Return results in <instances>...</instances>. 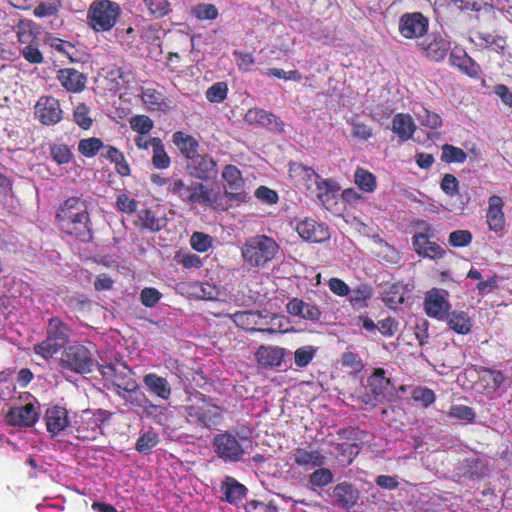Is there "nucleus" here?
<instances>
[{"mask_svg": "<svg viewBox=\"0 0 512 512\" xmlns=\"http://www.w3.org/2000/svg\"><path fill=\"white\" fill-rule=\"evenodd\" d=\"M448 326L458 334H467L471 330V320L464 311H453L445 316Z\"/></svg>", "mask_w": 512, "mask_h": 512, "instance_id": "obj_37", "label": "nucleus"}, {"mask_svg": "<svg viewBox=\"0 0 512 512\" xmlns=\"http://www.w3.org/2000/svg\"><path fill=\"white\" fill-rule=\"evenodd\" d=\"M138 221L140 225L144 228L150 229V230H160L161 228V220L156 218L154 214L148 210H140L138 212Z\"/></svg>", "mask_w": 512, "mask_h": 512, "instance_id": "obj_51", "label": "nucleus"}, {"mask_svg": "<svg viewBox=\"0 0 512 512\" xmlns=\"http://www.w3.org/2000/svg\"><path fill=\"white\" fill-rule=\"evenodd\" d=\"M289 174L297 183L303 184L307 190L312 192L316 190V196L320 200H322L324 192L327 193L333 190V185L329 181L321 179L312 168L300 163H292Z\"/></svg>", "mask_w": 512, "mask_h": 512, "instance_id": "obj_7", "label": "nucleus"}, {"mask_svg": "<svg viewBox=\"0 0 512 512\" xmlns=\"http://www.w3.org/2000/svg\"><path fill=\"white\" fill-rule=\"evenodd\" d=\"M192 14L198 20H214L218 16V9L210 3H200L193 7Z\"/></svg>", "mask_w": 512, "mask_h": 512, "instance_id": "obj_45", "label": "nucleus"}, {"mask_svg": "<svg viewBox=\"0 0 512 512\" xmlns=\"http://www.w3.org/2000/svg\"><path fill=\"white\" fill-rule=\"evenodd\" d=\"M467 158L466 153L458 147H455L453 145L445 144L442 147V156L441 159L444 162L451 163H463Z\"/></svg>", "mask_w": 512, "mask_h": 512, "instance_id": "obj_46", "label": "nucleus"}, {"mask_svg": "<svg viewBox=\"0 0 512 512\" xmlns=\"http://www.w3.org/2000/svg\"><path fill=\"white\" fill-rule=\"evenodd\" d=\"M383 302L391 309H396L404 302V286L395 283L388 285L382 292Z\"/></svg>", "mask_w": 512, "mask_h": 512, "instance_id": "obj_38", "label": "nucleus"}, {"mask_svg": "<svg viewBox=\"0 0 512 512\" xmlns=\"http://www.w3.org/2000/svg\"><path fill=\"white\" fill-rule=\"evenodd\" d=\"M189 174L199 180H211L218 174L217 162L206 153H197L187 163Z\"/></svg>", "mask_w": 512, "mask_h": 512, "instance_id": "obj_11", "label": "nucleus"}, {"mask_svg": "<svg viewBox=\"0 0 512 512\" xmlns=\"http://www.w3.org/2000/svg\"><path fill=\"white\" fill-rule=\"evenodd\" d=\"M224 190L229 195L230 201L239 204L245 202L247 193L244 190V180L241 171L234 165H226L222 171Z\"/></svg>", "mask_w": 512, "mask_h": 512, "instance_id": "obj_9", "label": "nucleus"}, {"mask_svg": "<svg viewBox=\"0 0 512 512\" xmlns=\"http://www.w3.org/2000/svg\"><path fill=\"white\" fill-rule=\"evenodd\" d=\"M184 414L190 424L211 428L220 419L221 408L200 394L192 404L184 407Z\"/></svg>", "mask_w": 512, "mask_h": 512, "instance_id": "obj_3", "label": "nucleus"}, {"mask_svg": "<svg viewBox=\"0 0 512 512\" xmlns=\"http://www.w3.org/2000/svg\"><path fill=\"white\" fill-rule=\"evenodd\" d=\"M286 311L292 316H297L312 322L319 321L322 315L318 306L296 297L288 301Z\"/></svg>", "mask_w": 512, "mask_h": 512, "instance_id": "obj_21", "label": "nucleus"}, {"mask_svg": "<svg viewBox=\"0 0 512 512\" xmlns=\"http://www.w3.org/2000/svg\"><path fill=\"white\" fill-rule=\"evenodd\" d=\"M44 420L47 431L56 436L71 425L68 411L65 407L53 405L46 410Z\"/></svg>", "mask_w": 512, "mask_h": 512, "instance_id": "obj_18", "label": "nucleus"}, {"mask_svg": "<svg viewBox=\"0 0 512 512\" xmlns=\"http://www.w3.org/2000/svg\"><path fill=\"white\" fill-rule=\"evenodd\" d=\"M129 124L130 128L140 135L149 133L154 127L153 120L146 115H136L132 117Z\"/></svg>", "mask_w": 512, "mask_h": 512, "instance_id": "obj_44", "label": "nucleus"}, {"mask_svg": "<svg viewBox=\"0 0 512 512\" xmlns=\"http://www.w3.org/2000/svg\"><path fill=\"white\" fill-rule=\"evenodd\" d=\"M355 184L364 192L372 193L377 187L376 177L363 168H357L354 174Z\"/></svg>", "mask_w": 512, "mask_h": 512, "instance_id": "obj_39", "label": "nucleus"}, {"mask_svg": "<svg viewBox=\"0 0 512 512\" xmlns=\"http://www.w3.org/2000/svg\"><path fill=\"white\" fill-rule=\"evenodd\" d=\"M60 365L78 374H87L92 371L94 360L90 350L84 345L75 344L67 347L61 356Z\"/></svg>", "mask_w": 512, "mask_h": 512, "instance_id": "obj_6", "label": "nucleus"}, {"mask_svg": "<svg viewBox=\"0 0 512 512\" xmlns=\"http://www.w3.org/2000/svg\"><path fill=\"white\" fill-rule=\"evenodd\" d=\"M190 243L196 251L206 252L212 246V237L202 232H194Z\"/></svg>", "mask_w": 512, "mask_h": 512, "instance_id": "obj_53", "label": "nucleus"}, {"mask_svg": "<svg viewBox=\"0 0 512 512\" xmlns=\"http://www.w3.org/2000/svg\"><path fill=\"white\" fill-rule=\"evenodd\" d=\"M415 123L409 114L399 113L392 119V131L401 141H407L413 136Z\"/></svg>", "mask_w": 512, "mask_h": 512, "instance_id": "obj_33", "label": "nucleus"}, {"mask_svg": "<svg viewBox=\"0 0 512 512\" xmlns=\"http://www.w3.org/2000/svg\"><path fill=\"white\" fill-rule=\"evenodd\" d=\"M161 293L152 287H146L141 291L140 300L146 307H154L160 300Z\"/></svg>", "mask_w": 512, "mask_h": 512, "instance_id": "obj_58", "label": "nucleus"}, {"mask_svg": "<svg viewBox=\"0 0 512 512\" xmlns=\"http://www.w3.org/2000/svg\"><path fill=\"white\" fill-rule=\"evenodd\" d=\"M103 147V142L98 138L82 139L79 142L78 150L86 157H93Z\"/></svg>", "mask_w": 512, "mask_h": 512, "instance_id": "obj_48", "label": "nucleus"}, {"mask_svg": "<svg viewBox=\"0 0 512 512\" xmlns=\"http://www.w3.org/2000/svg\"><path fill=\"white\" fill-rule=\"evenodd\" d=\"M245 120L250 124L258 123L275 131H282L284 126L277 116L262 109H250L245 115Z\"/></svg>", "mask_w": 512, "mask_h": 512, "instance_id": "obj_28", "label": "nucleus"}, {"mask_svg": "<svg viewBox=\"0 0 512 512\" xmlns=\"http://www.w3.org/2000/svg\"><path fill=\"white\" fill-rule=\"evenodd\" d=\"M202 183L186 184L184 180L177 175L170 177L168 191L178 197L184 203L189 205L199 204V196L202 189Z\"/></svg>", "mask_w": 512, "mask_h": 512, "instance_id": "obj_15", "label": "nucleus"}, {"mask_svg": "<svg viewBox=\"0 0 512 512\" xmlns=\"http://www.w3.org/2000/svg\"><path fill=\"white\" fill-rule=\"evenodd\" d=\"M472 234L468 230H456L450 233L449 243L453 247H464L471 243Z\"/></svg>", "mask_w": 512, "mask_h": 512, "instance_id": "obj_56", "label": "nucleus"}, {"mask_svg": "<svg viewBox=\"0 0 512 512\" xmlns=\"http://www.w3.org/2000/svg\"><path fill=\"white\" fill-rule=\"evenodd\" d=\"M81 424L78 420L74 421V425L77 427V432L80 434L82 431L91 429L95 430L99 427L98 420L94 417V414L90 410H83L80 415Z\"/></svg>", "mask_w": 512, "mask_h": 512, "instance_id": "obj_50", "label": "nucleus"}, {"mask_svg": "<svg viewBox=\"0 0 512 512\" xmlns=\"http://www.w3.org/2000/svg\"><path fill=\"white\" fill-rule=\"evenodd\" d=\"M35 116L43 125H54L63 118V111L58 99L42 96L35 104Z\"/></svg>", "mask_w": 512, "mask_h": 512, "instance_id": "obj_12", "label": "nucleus"}, {"mask_svg": "<svg viewBox=\"0 0 512 512\" xmlns=\"http://www.w3.org/2000/svg\"><path fill=\"white\" fill-rule=\"evenodd\" d=\"M51 156L58 164H66L71 159V151L64 144H54L51 146Z\"/></svg>", "mask_w": 512, "mask_h": 512, "instance_id": "obj_55", "label": "nucleus"}, {"mask_svg": "<svg viewBox=\"0 0 512 512\" xmlns=\"http://www.w3.org/2000/svg\"><path fill=\"white\" fill-rule=\"evenodd\" d=\"M213 448L217 456L225 462L239 461L244 454V449L238 439L230 433L215 436Z\"/></svg>", "mask_w": 512, "mask_h": 512, "instance_id": "obj_8", "label": "nucleus"}, {"mask_svg": "<svg viewBox=\"0 0 512 512\" xmlns=\"http://www.w3.org/2000/svg\"><path fill=\"white\" fill-rule=\"evenodd\" d=\"M245 512H279L277 507L271 502H262L258 500L248 501L244 506Z\"/></svg>", "mask_w": 512, "mask_h": 512, "instance_id": "obj_60", "label": "nucleus"}, {"mask_svg": "<svg viewBox=\"0 0 512 512\" xmlns=\"http://www.w3.org/2000/svg\"><path fill=\"white\" fill-rule=\"evenodd\" d=\"M154 148L152 155V164L156 169H167L171 164V159L167 154L164 144L160 138L154 139Z\"/></svg>", "mask_w": 512, "mask_h": 512, "instance_id": "obj_40", "label": "nucleus"}, {"mask_svg": "<svg viewBox=\"0 0 512 512\" xmlns=\"http://www.w3.org/2000/svg\"><path fill=\"white\" fill-rule=\"evenodd\" d=\"M60 229L81 241L92 238L91 221L87 201L81 197H70L63 202L57 211Z\"/></svg>", "mask_w": 512, "mask_h": 512, "instance_id": "obj_1", "label": "nucleus"}, {"mask_svg": "<svg viewBox=\"0 0 512 512\" xmlns=\"http://www.w3.org/2000/svg\"><path fill=\"white\" fill-rule=\"evenodd\" d=\"M317 347L312 345L302 346L294 352L295 365L299 368L306 367L314 358Z\"/></svg>", "mask_w": 512, "mask_h": 512, "instance_id": "obj_43", "label": "nucleus"}, {"mask_svg": "<svg viewBox=\"0 0 512 512\" xmlns=\"http://www.w3.org/2000/svg\"><path fill=\"white\" fill-rule=\"evenodd\" d=\"M413 247L418 255L426 258L440 259L445 255V250L436 242L431 241L426 233L414 235Z\"/></svg>", "mask_w": 512, "mask_h": 512, "instance_id": "obj_22", "label": "nucleus"}, {"mask_svg": "<svg viewBox=\"0 0 512 512\" xmlns=\"http://www.w3.org/2000/svg\"><path fill=\"white\" fill-rule=\"evenodd\" d=\"M372 242L374 244L373 252L379 259L391 264L398 263L400 256L394 247L378 235L372 237Z\"/></svg>", "mask_w": 512, "mask_h": 512, "instance_id": "obj_34", "label": "nucleus"}, {"mask_svg": "<svg viewBox=\"0 0 512 512\" xmlns=\"http://www.w3.org/2000/svg\"><path fill=\"white\" fill-rule=\"evenodd\" d=\"M449 293L443 289L433 288L425 295L424 309L429 317L442 320L451 307L448 301Z\"/></svg>", "mask_w": 512, "mask_h": 512, "instance_id": "obj_14", "label": "nucleus"}, {"mask_svg": "<svg viewBox=\"0 0 512 512\" xmlns=\"http://www.w3.org/2000/svg\"><path fill=\"white\" fill-rule=\"evenodd\" d=\"M504 203L501 197L493 195L488 200L487 223L490 230L499 232L505 227Z\"/></svg>", "mask_w": 512, "mask_h": 512, "instance_id": "obj_24", "label": "nucleus"}, {"mask_svg": "<svg viewBox=\"0 0 512 512\" xmlns=\"http://www.w3.org/2000/svg\"><path fill=\"white\" fill-rule=\"evenodd\" d=\"M369 386L377 402H382L393 394L391 382L385 377V371L383 369L379 368L375 370L369 379Z\"/></svg>", "mask_w": 512, "mask_h": 512, "instance_id": "obj_25", "label": "nucleus"}, {"mask_svg": "<svg viewBox=\"0 0 512 512\" xmlns=\"http://www.w3.org/2000/svg\"><path fill=\"white\" fill-rule=\"evenodd\" d=\"M417 119L422 125L431 129H437L442 124V119L438 114L430 112L425 108H422L417 113Z\"/></svg>", "mask_w": 512, "mask_h": 512, "instance_id": "obj_49", "label": "nucleus"}, {"mask_svg": "<svg viewBox=\"0 0 512 512\" xmlns=\"http://www.w3.org/2000/svg\"><path fill=\"white\" fill-rule=\"evenodd\" d=\"M74 121L83 129L90 128L92 119L89 117V108L83 104H78L73 113Z\"/></svg>", "mask_w": 512, "mask_h": 512, "instance_id": "obj_54", "label": "nucleus"}, {"mask_svg": "<svg viewBox=\"0 0 512 512\" xmlns=\"http://www.w3.org/2000/svg\"><path fill=\"white\" fill-rule=\"evenodd\" d=\"M103 377L112 382L113 387L128 386L130 381H135L132 370L121 361L99 366Z\"/></svg>", "mask_w": 512, "mask_h": 512, "instance_id": "obj_17", "label": "nucleus"}, {"mask_svg": "<svg viewBox=\"0 0 512 512\" xmlns=\"http://www.w3.org/2000/svg\"><path fill=\"white\" fill-rule=\"evenodd\" d=\"M285 349L277 346H261L256 352L258 363L264 367H278L282 363Z\"/></svg>", "mask_w": 512, "mask_h": 512, "instance_id": "obj_30", "label": "nucleus"}, {"mask_svg": "<svg viewBox=\"0 0 512 512\" xmlns=\"http://www.w3.org/2000/svg\"><path fill=\"white\" fill-rule=\"evenodd\" d=\"M420 45L426 56L435 61L443 60L450 50V42L442 36H436L429 42L425 40Z\"/></svg>", "mask_w": 512, "mask_h": 512, "instance_id": "obj_31", "label": "nucleus"}, {"mask_svg": "<svg viewBox=\"0 0 512 512\" xmlns=\"http://www.w3.org/2000/svg\"><path fill=\"white\" fill-rule=\"evenodd\" d=\"M505 376L500 371L484 370L479 377L478 387L484 393H492L501 387Z\"/></svg>", "mask_w": 512, "mask_h": 512, "instance_id": "obj_36", "label": "nucleus"}, {"mask_svg": "<svg viewBox=\"0 0 512 512\" xmlns=\"http://www.w3.org/2000/svg\"><path fill=\"white\" fill-rule=\"evenodd\" d=\"M199 203L205 204L215 210L225 211L235 202L230 201L229 195L225 190L224 193H222L219 190L208 189L206 186L202 185Z\"/></svg>", "mask_w": 512, "mask_h": 512, "instance_id": "obj_23", "label": "nucleus"}, {"mask_svg": "<svg viewBox=\"0 0 512 512\" xmlns=\"http://www.w3.org/2000/svg\"><path fill=\"white\" fill-rule=\"evenodd\" d=\"M279 252L278 243L266 235H256L246 240L241 248L244 262L254 268L265 267Z\"/></svg>", "mask_w": 512, "mask_h": 512, "instance_id": "obj_2", "label": "nucleus"}, {"mask_svg": "<svg viewBox=\"0 0 512 512\" xmlns=\"http://www.w3.org/2000/svg\"><path fill=\"white\" fill-rule=\"evenodd\" d=\"M459 182L452 174H445L441 181V189L449 196H454L458 193Z\"/></svg>", "mask_w": 512, "mask_h": 512, "instance_id": "obj_64", "label": "nucleus"}, {"mask_svg": "<svg viewBox=\"0 0 512 512\" xmlns=\"http://www.w3.org/2000/svg\"><path fill=\"white\" fill-rule=\"evenodd\" d=\"M172 141L180 153L185 157L186 163L199 153V142L192 135L182 131H177L173 134Z\"/></svg>", "mask_w": 512, "mask_h": 512, "instance_id": "obj_29", "label": "nucleus"}, {"mask_svg": "<svg viewBox=\"0 0 512 512\" xmlns=\"http://www.w3.org/2000/svg\"><path fill=\"white\" fill-rule=\"evenodd\" d=\"M221 490L224 494L223 499L230 504H237L246 496L248 491L243 484L229 476H227L222 482Z\"/></svg>", "mask_w": 512, "mask_h": 512, "instance_id": "obj_32", "label": "nucleus"}, {"mask_svg": "<svg viewBox=\"0 0 512 512\" xmlns=\"http://www.w3.org/2000/svg\"><path fill=\"white\" fill-rule=\"evenodd\" d=\"M143 383L147 391L162 400H168L172 393L170 383L165 377L156 373H148L143 377Z\"/></svg>", "mask_w": 512, "mask_h": 512, "instance_id": "obj_26", "label": "nucleus"}, {"mask_svg": "<svg viewBox=\"0 0 512 512\" xmlns=\"http://www.w3.org/2000/svg\"><path fill=\"white\" fill-rule=\"evenodd\" d=\"M228 87L227 84L224 82H217L213 84L208 90L206 91V98L210 102H222L226 96H227Z\"/></svg>", "mask_w": 512, "mask_h": 512, "instance_id": "obj_52", "label": "nucleus"}, {"mask_svg": "<svg viewBox=\"0 0 512 512\" xmlns=\"http://www.w3.org/2000/svg\"><path fill=\"white\" fill-rule=\"evenodd\" d=\"M25 60L33 64H40L43 62L42 53L39 51L37 45L29 44L26 45L21 51Z\"/></svg>", "mask_w": 512, "mask_h": 512, "instance_id": "obj_62", "label": "nucleus"}, {"mask_svg": "<svg viewBox=\"0 0 512 512\" xmlns=\"http://www.w3.org/2000/svg\"><path fill=\"white\" fill-rule=\"evenodd\" d=\"M70 329L59 318H52L47 327V338L35 345L34 352L45 359L58 353L69 341Z\"/></svg>", "mask_w": 512, "mask_h": 512, "instance_id": "obj_4", "label": "nucleus"}, {"mask_svg": "<svg viewBox=\"0 0 512 512\" xmlns=\"http://www.w3.org/2000/svg\"><path fill=\"white\" fill-rule=\"evenodd\" d=\"M449 415L454 418L465 420V421H472L475 416L473 410L470 407L465 406V405L452 406L449 411Z\"/></svg>", "mask_w": 512, "mask_h": 512, "instance_id": "obj_63", "label": "nucleus"}, {"mask_svg": "<svg viewBox=\"0 0 512 512\" xmlns=\"http://www.w3.org/2000/svg\"><path fill=\"white\" fill-rule=\"evenodd\" d=\"M159 437L153 431H147L140 435L136 442L135 449L139 453H150L151 450L158 444Z\"/></svg>", "mask_w": 512, "mask_h": 512, "instance_id": "obj_42", "label": "nucleus"}, {"mask_svg": "<svg viewBox=\"0 0 512 512\" xmlns=\"http://www.w3.org/2000/svg\"><path fill=\"white\" fill-rule=\"evenodd\" d=\"M412 398L417 402H421L423 406L427 407L435 401V394L429 388L418 387L413 390Z\"/></svg>", "mask_w": 512, "mask_h": 512, "instance_id": "obj_57", "label": "nucleus"}, {"mask_svg": "<svg viewBox=\"0 0 512 512\" xmlns=\"http://www.w3.org/2000/svg\"><path fill=\"white\" fill-rule=\"evenodd\" d=\"M149 13L157 18L167 15L170 11L168 0H142Z\"/></svg>", "mask_w": 512, "mask_h": 512, "instance_id": "obj_47", "label": "nucleus"}, {"mask_svg": "<svg viewBox=\"0 0 512 512\" xmlns=\"http://www.w3.org/2000/svg\"><path fill=\"white\" fill-rule=\"evenodd\" d=\"M333 497L343 508H350L358 500V491L348 483H341L335 486Z\"/></svg>", "mask_w": 512, "mask_h": 512, "instance_id": "obj_35", "label": "nucleus"}, {"mask_svg": "<svg viewBox=\"0 0 512 512\" xmlns=\"http://www.w3.org/2000/svg\"><path fill=\"white\" fill-rule=\"evenodd\" d=\"M239 318L246 317L248 321L253 322L258 327L251 328V331H257L262 333H278V332H286L287 330H282L283 322L286 321L284 316H279L276 314H271L266 312L265 314L261 312H246L240 315H237Z\"/></svg>", "mask_w": 512, "mask_h": 512, "instance_id": "obj_10", "label": "nucleus"}, {"mask_svg": "<svg viewBox=\"0 0 512 512\" xmlns=\"http://www.w3.org/2000/svg\"><path fill=\"white\" fill-rule=\"evenodd\" d=\"M333 482V473L327 468L322 466L312 472L309 476V483L315 490L317 488L325 487Z\"/></svg>", "mask_w": 512, "mask_h": 512, "instance_id": "obj_41", "label": "nucleus"}, {"mask_svg": "<svg viewBox=\"0 0 512 512\" xmlns=\"http://www.w3.org/2000/svg\"><path fill=\"white\" fill-rule=\"evenodd\" d=\"M120 8L110 0L94 1L88 10V23L96 32L111 30L117 22Z\"/></svg>", "mask_w": 512, "mask_h": 512, "instance_id": "obj_5", "label": "nucleus"}, {"mask_svg": "<svg viewBox=\"0 0 512 512\" xmlns=\"http://www.w3.org/2000/svg\"><path fill=\"white\" fill-rule=\"evenodd\" d=\"M57 79L69 92H80L85 88L86 77L73 68L59 70Z\"/></svg>", "mask_w": 512, "mask_h": 512, "instance_id": "obj_27", "label": "nucleus"}, {"mask_svg": "<svg viewBox=\"0 0 512 512\" xmlns=\"http://www.w3.org/2000/svg\"><path fill=\"white\" fill-rule=\"evenodd\" d=\"M296 230L302 239L314 243L324 242L330 237L326 226L309 218L300 221L297 224Z\"/></svg>", "mask_w": 512, "mask_h": 512, "instance_id": "obj_19", "label": "nucleus"}, {"mask_svg": "<svg viewBox=\"0 0 512 512\" xmlns=\"http://www.w3.org/2000/svg\"><path fill=\"white\" fill-rule=\"evenodd\" d=\"M34 34L30 22H21L17 30V39L23 44H33Z\"/></svg>", "mask_w": 512, "mask_h": 512, "instance_id": "obj_61", "label": "nucleus"}, {"mask_svg": "<svg viewBox=\"0 0 512 512\" xmlns=\"http://www.w3.org/2000/svg\"><path fill=\"white\" fill-rule=\"evenodd\" d=\"M292 459L298 466L309 470L323 466L326 457L318 449L298 447L293 451Z\"/></svg>", "mask_w": 512, "mask_h": 512, "instance_id": "obj_20", "label": "nucleus"}, {"mask_svg": "<svg viewBox=\"0 0 512 512\" xmlns=\"http://www.w3.org/2000/svg\"><path fill=\"white\" fill-rule=\"evenodd\" d=\"M125 403H128L134 407H146V409H156V405L151 403L145 396L144 393L140 392L139 389L135 393H131L126 398Z\"/></svg>", "mask_w": 512, "mask_h": 512, "instance_id": "obj_59", "label": "nucleus"}, {"mask_svg": "<svg viewBox=\"0 0 512 512\" xmlns=\"http://www.w3.org/2000/svg\"><path fill=\"white\" fill-rule=\"evenodd\" d=\"M38 417V407L33 403H28L10 408L6 415V421L9 425L30 427L35 424Z\"/></svg>", "mask_w": 512, "mask_h": 512, "instance_id": "obj_16", "label": "nucleus"}, {"mask_svg": "<svg viewBox=\"0 0 512 512\" xmlns=\"http://www.w3.org/2000/svg\"><path fill=\"white\" fill-rule=\"evenodd\" d=\"M398 30L406 39L420 38L428 30V19L420 12L405 13L399 19Z\"/></svg>", "mask_w": 512, "mask_h": 512, "instance_id": "obj_13", "label": "nucleus"}]
</instances>
